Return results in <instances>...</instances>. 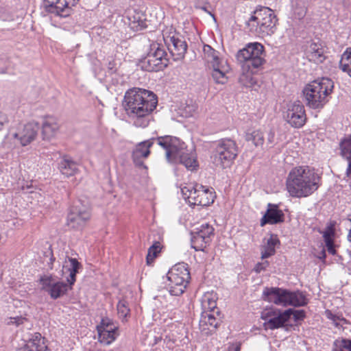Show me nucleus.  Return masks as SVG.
<instances>
[{"label":"nucleus","instance_id":"nucleus-33","mask_svg":"<svg viewBox=\"0 0 351 351\" xmlns=\"http://www.w3.org/2000/svg\"><path fill=\"white\" fill-rule=\"evenodd\" d=\"M245 140L247 141H252L256 147H263L265 141V136L261 130H256L251 132H247L245 134Z\"/></svg>","mask_w":351,"mask_h":351},{"label":"nucleus","instance_id":"nucleus-24","mask_svg":"<svg viewBox=\"0 0 351 351\" xmlns=\"http://www.w3.org/2000/svg\"><path fill=\"white\" fill-rule=\"evenodd\" d=\"M291 313L290 310H285V311H280L276 316L269 319V322L264 323V326L270 330H274L282 328L285 324L289 321V314Z\"/></svg>","mask_w":351,"mask_h":351},{"label":"nucleus","instance_id":"nucleus-55","mask_svg":"<svg viewBox=\"0 0 351 351\" xmlns=\"http://www.w3.org/2000/svg\"><path fill=\"white\" fill-rule=\"evenodd\" d=\"M207 329H208V330H210V332H211V331H213V330H212V329H210V328H208Z\"/></svg>","mask_w":351,"mask_h":351},{"label":"nucleus","instance_id":"nucleus-17","mask_svg":"<svg viewBox=\"0 0 351 351\" xmlns=\"http://www.w3.org/2000/svg\"><path fill=\"white\" fill-rule=\"evenodd\" d=\"M40 130L38 123L32 121L23 125L19 128L18 131L13 134L22 146H26L34 141Z\"/></svg>","mask_w":351,"mask_h":351},{"label":"nucleus","instance_id":"nucleus-14","mask_svg":"<svg viewBox=\"0 0 351 351\" xmlns=\"http://www.w3.org/2000/svg\"><path fill=\"white\" fill-rule=\"evenodd\" d=\"M284 117L291 127L295 128H302L306 121L304 105L298 100L289 104Z\"/></svg>","mask_w":351,"mask_h":351},{"label":"nucleus","instance_id":"nucleus-20","mask_svg":"<svg viewBox=\"0 0 351 351\" xmlns=\"http://www.w3.org/2000/svg\"><path fill=\"white\" fill-rule=\"evenodd\" d=\"M284 221V213L278 208L276 205L271 204H268V208L261 219V226H264L265 224H276Z\"/></svg>","mask_w":351,"mask_h":351},{"label":"nucleus","instance_id":"nucleus-7","mask_svg":"<svg viewBox=\"0 0 351 351\" xmlns=\"http://www.w3.org/2000/svg\"><path fill=\"white\" fill-rule=\"evenodd\" d=\"M263 300L283 306H302L306 304V299L299 291H290L278 287H266L263 291Z\"/></svg>","mask_w":351,"mask_h":351},{"label":"nucleus","instance_id":"nucleus-2","mask_svg":"<svg viewBox=\"0 0 351 351\" xmlns=\"http://www.w3.org/2000/svg\"><path fill=\"white\" fill-rule=\"evenodd\" d=\"M319 177L309 167L293 168L287 179V189L294 197H308L319 188Z\"/></svg>","mask_w":351,"mask_h":351},{"label":"nucleus","instance_id":"nucleus-42","mask_svg":"<svg viewBox=\"0 0 351 351\" xmlns=\"http://www.w3.org/2000/svg\"><path fill=\"white\" fill-rule=\"evenodd\" d=\"M110 328L113 330H117V328L111 322V321L108 318L106 317L101 319L100 324L97 326V330L99 331V330H106V328Z\"/></svg>","mask_w":351,"mask_h":351},{"label":"nucleus","instance_id":"nucleus-43","mask_svg":"<svg viewBox=\"0 0 351 351\" xmlns=\"http://www.w3.org/2000/svg\"><path fill=\"white\" fill-rule=\"evenodd\" d=\"M335 231L332 226H328L326 230L323 232V237L325 243L333 241L332 237L334 236Z\"/></svg>","mask_w":351,"mask_h":351},{"label":"nucleus","instance_id":"nucleus-3","mask_svg":"<svg viewBox=\"0 0 351 351\" xmlns=\"http://www.w3.org/2000/svg\"><path fill=\"white\" fill-rule=\"evenodd\" d=\"M265 56L264 47L259 43H249L237 52V60L241 64L243 71L247 72L240 77L241 82L249 80L250 84L254 83L252 75L265 63Z\"/></svg>","mask_w":351,"mask_h":351},{"label":"nucleus","instance_id":"nucleus-6","mask_svg":"<svg viewBox=\"0 0 351 351\" xmlns=\"http://www.w3.org/2000/svg\"><path fill=\"white\" fill-rule=\"evenodd\" d=\"M277 21L272 10L267 7H261L254 11L247 25L251 33L264 38L275 32Z\"/></svg>","mask_w":351,"mask_h":351},{"label":"nucleus","instance_id":"nucleus-26","mask_svg":"<svg viewBox=\"0 0 351 351\" xmlns=\"http://www.w3.org/2000/svg\"><path fill=\"white\" fill-rule=\"evenodd\" d=\"M58 168L66 177L74 176L78 171L77 165L73 160L63 158L58 164Z\"/></svg>","mask_w":351,"mask_h":351},{"label":"nucleus","instance_id":"nucleus-46","mask_svg":"<svg viewBox=\"0 0 351 351\" xmlns=\"http://www.w3.org/2000/svg\"><path fill=\"white\" fill-rule=\"evenodd\" d=\"M275 145V132L270 130L267 135L266 147L270 149Z\"/></svg>","mask_w":351,"mask_h":351},{"label":"nucleus","instance_id":"nucleus-34","mask_svg":"<svg viewBox=\"0 0 351 351\" xmlns=\"http://www.w3.org/2000/svg\"><path fill=\"white\" fill-rule=\"evenodd\" d=\"M204 58L211 64L218 63L221 62L218 57V52L213 49L210 45H204L203 47Z\"/></svg>","mask_w":351,"mask_h":351},{"label":"nucleus","instance_id":"nucleus-37","mask_svg":"<svg viewBox=\"0 0 351 351\" xmlns=\"http://www.w3.org/2000/svg\"><path fill=\"white\" fill-rule=\"evenodd\" d=\"M160 250L161 245L159 241H155L153 245L149 247L146 257L147 265H150L153 262L157 254L160 252Z\"/></svg>","mask_w":351,"mask_h":351},{"label":"nucleus","instance_id":"nucleus-8","mask_svg":"<svg viewBox=\"0 0 351 351\" xmlns=\"http://www.w3.org/2000/svg\"><path fill=\"white\" fill-rule=\"evenodd\" d=\"M181 192L183 197L193 206H208L213 203L216 197L212 188L199 184L184 186Z\"/></svg>","mask_w":351,"mask_h":351},{"label":"nucleus","instance_id":"nucleus-36","mask_svg":"<svg viewBox=\"0 0 351 351\" xmlns=\"http://www.w3.org/2000/svg\"><path fill=\"white\" fill-rule=\"evenodd\" d=\"M332 351H351V340L348 339L335 340Z\"/></svg>","mask_w":351,"mask_h":351},{"label":"nucleus","instance_id":"nucleus-19","mask_svg":"<svg viewBox=\"0 0 351 351\" xmlns=\"http://www.w3.org/2000/svg\"><path fill=\"white\" fill-rule=\"evenodd\" d=\"M326 49L319 41H312L306 47V55L307 58L317 64L322 63L326 59Z\"/></svg>","mask_w":351,"mask_h":351},{"label":"nucleus","instance_id":"nucleus-35","mask_svg":"<svg viewBox=\"0 0 351 351\" xmlns=\"http://www.w3.org/2000/svg\"><path fill=\"white\" fill-rule=\"evenodd\" d=\"M339 66L343 71L346 72L351 77V49H347L343 53Z\"/></svg>","mask_w":351,"mask_h":351},{"label":"nucleus","instance_id":"nucleus-40","mask_svg":"<svg viewBox=\"0 0 351 351\" xmlns=\"http://www.w3.org/2000/svg\"><path fill=\"white\" fill-rule=\"evenodd\" d=\"M202 306L204 309L213 311L216 308V301L210 297V295H205L202 302Z\"/></svg>","mask_w":351,"mask_h":351},{"label":"nucleus","instance_id":"nucleus-13","mask_svg":"<svg viewBox=\"0 0 351 351\" xmlns=\"http://www.w3.org/2000/svg\"><path fill=\"white\" fill-rule=\"evenodd\" d=\"M90 218V213L88 208L77 202L69 209L66 225L71 229L81 230Z\"/></svg>","mask_w":351,"mask_h":351},{"label":"nucleus","instance_id":"nucleus-11","mask_svg":"<svg viewBox=\"0 0 351 351\" xmlns=\"http://www.w3.org/2000/svg\"><path fill=\"white\" fill-rule=\"evenodd\" d=\"M238 154V147L231 138H223L218 141L215 148L214 159L216 165L222 168L229 167Z\"/></svg>","mask_w":351,"mask_h":351},{"label":"nucleus","instance_id":"nucleus-39","mask_svg":"<svg viewBox=\"0 0 351 351\" xmlns=\"http://www.w3.org/2000/svg\"><path fill=\"white\" fill-rule=\"evenodd\" d=\"M129 19L131 21L130 25L132 29L135 31L142 30L147 27L145 19H141L139 16H134L133 20L130 17Z\"/></svg>","mask_w":351,"mask_h":351},{"label":"nucleus","instance_id":"nucleus-50","mask_svg":"<svg viewBox=\"0 0 351 351\" xmlns=\"http://www.w3.org/2000/svg\"><path fill=\"white\" fill-rule=\"evenodd\" d=\"M325 244L327 247L328 252L333 255L335 254L336 250L335 249L334 241L329 242V243H326Z\"/></svg>","mask_w":351,"mask_h":351},{"label":"nucleus","instance_id":"nucleus-53","mask_svg":"<svg viewBox=\"0 0 351 351\" xmlns=\"http://www.w3.org/2000/svg\"><path fill=\"white\" fill-rule=\"evenodd\" d=\"M326 258V252L324 250H323L321 252V256H319V258L320 259H324Z\"/></svg>","mask_w":351,"mask_h":351},{"label":"nucleus","instance_id":"nucleus-21","mask_svg":"<svg viewBox=\"0 0 351 351\" xmlns=\"http://www.w3.org/2000/svg\"><path fill=\"white\" fill-rule=\"evenodd\" d=\"M212 67L213 71L211 76L215 83L221 84H226L228 81L226 73L229 69L226 62L221 61L218 63H215V64L212 65Z\"/></svg>","mask_w":351,"mask_h":351},{"label":"nucleus","instance_id":"nucleus-10","mask_svg":"<svg viewBox=\"0 0 351 351\" xmlns=\"http://www.w3.org/2000/svg\"><path fill=\"white\" fill-rule=\"evenodd\" d=\"M167 54L158 43H153L147 56L140 62L143 70L152 72L164 69L169 64Z\"/></svg>","mask_w":351,"mask_h":351},{"label":"nucleus","instance_id":"nucleus-41","mask_svg":"<svg viewBox=\"0 0 351 351\" xmlns=\"http://www.w3.org/2000/svg\"><path fill=\"white\" fill-rule=\"evenodd\" d=\"M326 316L328 319H330L332 322V324L336 327H339L341 326V322L346 323V319L342 317L333 314L330 311L327 310L325 311Z\"/></svg>","mask_w":351,"mask_h":351},{"label":"nucleus","instance_id":"nucleus-38","mask_svg":"<svg viewBox=\"0 0 351 351\" xmlns=\"http://www.w3.org/2000/svg\"><path fill=\"white\" fill-rule=\"evenodd\" d=\"M118 315L120 318L125 319L130 315V309L128 307V303L125 300H120L117 306Z\"/></svg>","mask_w":351,"mask_h":351},{"label":"nucleus","instance_id":"nucleus-54","mask_svg":"<svg viewBox=\"0 0 351 351\" xmlns=\"http://www.w3.org/2000/svg\"><path fill=\"white\" fill-rule=\"evenodd\" d=\"M49 260H50V263H49V264H50V265H52V264H53V261H55V258H54L53 256H51V257L50 258V259H49Z\"/></svg>","mask_w":351,"mask_h":351},{"label":"nucleus","instance_id":"nucleus-51","mask_svg":"<svg viewBox=\"0 0 351 351\" xmlns=\"http://www.w3.org/2000/svg\"><path fill=\"white\" fill-rule=\"evenodd\" d=\"M241 350V343L239 342H237L234 343H232L228 347V351H240Z\"/></svg>","mask_w":351,"mask_h":351},{"label":"nucleus","instance_id":"nucleus-27","mask_svg":"<svg viewBox=\"0 0 351 351\" xmlns=\"http://www.w3.org/2000/svg\"><path fill=\"white\" fill-rule=\"evenodd\" d=\"M154 138H152L147 141L140 143L133 152L132 158L136 160L137 158H147L150 154L149 148L154 144Z\"/></svg>","mask_w":351,"mask_h":351},{"label":"nucleus","instance_id":"nucleus-25","mask_svg":"<svg viewBox=\"0 0 351 351\" xmlns=\"http://www.w3.org/2000/svg\"><path fill=\"white\" fill-rule=\"evenodd\" d=\"M47 345L42 335L36 332L25 346L24 351H45Z\"/></svg>","mask_w":351,"mask_h":351},{"label":"nucleus","instance_id":"nucleus-15","mask_svg":"<svg viewBox=\"0 0 351 351\" xmlns=\"http://www.w3.org/2000/svg\"><path fill=\"white\" fill-rule=\"evenodd\" d=\"M41 289L47 291L53 299H57L66 293L71 286L63 282H54L51 276H42L39 279Z\"/></svg>","mask_w":351,"mask_h":351},{"label":"nucleus","instance_id":"nucleus-22","mask_svg":"<svg viewBox=\"0 0 351 351\" xmlns=\"http://www.w3.org/2000/svg\"><path fill=\"white\" fill-rule=\"evenodd\" d=\"M59 129L56 119L52 117H47L42 125V134L43 139H50L53 137Z\"/></svg>","mask_w":351,"mask_h":351},{"label":"nucleus","instance_id":"nucleus-4","mask_svg":"<svg viewBox=\"0 0 351 351\" xmlns=\"http://www.w3.org/2000/svg\"><path fill=\"white\" fill-rule=\"evenodd\" d=\"M154 141L166 150V159L169 162H180L188 169L193 170L197 166L195 154L183 147L184 143L172 136H163L154 138Z\"/></svg>","mask_w":351,"mask_h":351},{"label":"nucleus","instance_id":"nucleus-28","mask_svg":"<svg viewBox=\"0 0 351 351\" xmlns=\"http://www.w3.org/2000/svg\"><path fill=\"white\" fill-rule=\"evenodd\" d=\"M97 332L99 341L106 346L114 341L118 335L117 330H113L111 328L99 330Z\"/></svg>","mask_w":351,"mask_h":351},{"label":"nucleus","instance_id":"nucleus-45","mask_svg":"<svg viewBox=\"0 0 351 351\" xmlns=\"http://www.w3.org/2000/svg\"><path fill=\"white\" fill-rule=\"evenodd\" d=\"M280 310L278 309H269L267 311H265L261 314V319L266 322H269V319L273 318L276 316V314L278 313Z\"/></svg>","mask_w":351,"mask_h":351},{"label":"nucleus","instance_id":"nucleus-48","mask_svg":"<svg viewBox=\"0 0 351 351\" xmlns=\"http://www.w3.org/2000/svg\"><path fill=\"white\" fill-rule=\"evenodd\" d=\"M26 321V319L23 317H11L10 318V322L11 324H14L16 326H19L20 324H23V322Z\"/></svg>","mask_w":351,"mask_h":351},{"label":"nucleus","instance_id":"nucleus-16","mask_svg":"<svg viewBox=\"0 0 351 351\" xmlns=\"http://www.w3.org/2000/svg\"><path fill=\"white\" fill-rule=\"evenodd\" d=\"M79 0H44L46 12L60 17H66L71 14V7Z\"/></svg>","mask_w":351,"mask_h":351},{"label":"nucleus","instance_id":"nucleus-5","mask_svg":"<svg viewBox=\"0 0 351 351\" xmlns=\"http://www.w3.org/2000/svg\"><path fill=\"white\" fill-rule=\"evenodd\" d=\"M334 83L328 77L315 80L303 90L306 105L312 109H322L328 102Z\"/></svg>","mask_w":351,"mask_h":351},{"label":"nucleus","instance_id":"nucleus-47","mask_svg":"<svg viewBox=\"0 0 351 351\" xmlns=\"http://www.w3.org/2000/svg\"><path fill=\"white\" fill-rule=\"evenodd\" d=\"M269 262L267 261H265L263 263H258L254 267V271L256 273H260L262 271L265 270V269L268 267Z\"/></svg>","mask_w":351,"mask_h":351},{"label":"nucleus","instance_id":"nucleus-32","mask_svg":"<svg viewBox=\"0 0 351 351\" xmlns=\"http://www.w3.org/2000/svg\"><path fill=\"white\" fill-rule=\"evenodd\" d=\"M292 8L294 16L301 20L304 19L307 12V5L305 0H293Z\"/></svg>","mask_w":351,"mask_h":351},{"label":"nucleus","instance_id":"nucleus-30","mask_svg":"<svg viewBox=\"0 0 351 351\" xmlns=\"http://www.w3.org/2000/svg\"><path fill=\"white\" fill-rule=\"evenodd\" d=\"M219 322L220 321L214 316L212 312L204 311L202 315L199 325L204 330H205L204 328L205 326H209L215 330L218 327Z\"/></svg>","mask_w":351,"mask_h":351},{"label":"nucleus","instance_id":"nucleus-18","mask_svg":"<svg viewBox=\"0 0 351 351\" xmlns=\"http://www.w3.org/2000/svg\"><path fill=\"white\" fill-rule=\"evenodd\" d=\"M168 49L175 60L182 59L187 50V44L183 37L175 34L165 38Z\"/></svg>","mask_w":351,"mask_h":351},{"label":"nucleus","instance_id":"nucleus-44","mask_svg":"<svg viewBox=\"0 0 351 351\" xmlns=\"http://www.w3.org/2000/svg\"><path fill=\"white\" fill-rule=\"evenodd\" d=\"M291 313L289 314V319L291 318V316L293 315L294 320L295 322L302 320L305 317V312L304 310H293L289 308Z\"/></svg>","mask_w":351,"mask_h":351},{"label":"nucleus","instance_id":"nucleus-31","mask_svg":"<svg viewBox=\"0 0 351 351\" xmlns=\"http://www.w3.org/2000/svg\"><path fill=\"white\" fill-rule=\"evenodd\" d=\"M279 243V240L276 235L271 234L267 240V244L261 252V258L265 259L275 254V247Z\"/></svg>","mask_w":351,"mask_h":351},{"label":"nucleus","instance_id":"nucleus-49","mask_svg":"<svg viewBox=\"0 0 351 351\" xmlns=\"http://www.w3.org/2000/svg\"><path fill=\"white\" fill-rule=\"evenodd\" d=\"M8 122V118L5 114L0 111V130Z\"/></svg>","mask_w":351,"mask_h":351},{"label":"nucleus","instance_id":"nucleus-1","mask_svg":"<svg viewBox=\"0 0 351 351\" xmlns=\"http://www.w3.org/2000/svg\"><path fill=\"white\" fill-rule=\"evenodd\" d=\"M156 95L149 90L133 88L126 91L123 106L126 114L136 127L145 128L150 121V114L156 108Z\"/></svg>","mask_w":351,"mask_h":351},{"label":"nucleus","instance_id":"nucleus-52","mask_svg":"<svg viewBox=\"0 0 351 351\" xmlns=\"http://www.w3.org/2000/svg\"><path fill=\"white\" fill-rule=\"evenodd\" d=\"M141 158H137V159L133 158V161L134 164L138 167H143L144 168H147L146 166L143 165V161L141 160Z\"/></svg>","mask_w":351,"mask_h":351},{"label":"nucleus","instance_id":"nucleus-23","mask_svg":"<svg viewBox=\"0 0 351 351\" xmlns=\"http://www.w3.org/2000/svg\"><path fill=\"white\" fill-rule=\"evenodd\" d=\"M339 147L341 156L348 161L346 176L351 178V134L341 140Z\"/></svg>","mask_w":351,"mask_h":351},{"label":"nucleus","instance_id":"nucleus-29","mask_svg":"<svg viewBox=\"0 0 351 351\" xmlns=\"http://www.w3.org/2000/svg\"><path fill=\"white\" fill-rule=\"evenodd\" d=\"M70 263V267L64 266L69 271V276L67 277L66 280L70 286H72L76 280V274L78 272L80 268L82 267L81 263L74 258H68Z\"/></svg>","mask_w":351,"mask_h":351},{"label":"nucleus","instance_id":"nucleus-12","mask_svg":"<svg viewBox=\"0 0 351 351\" xmlns=\"http://www.w3.org/2000/svg\"><path fill=\"white\" fill-rule=\"evenodd\" d=\"M215 229L208 223L202 224L191 233V247L195 251H204L214 237Z\"/></svg>","mask_w":351,"mask_h":351},{"label":"nucleus","instance_id":"nucleus-9","mask_svg":"<svg viewBox=\"0 0 351 351\" xmlns=\"http://www.w3.org/2000/svg\"><path fill=\"white\" fill-rule=\"evenodd\" d=\"M169 281V293L172 295H180L184 292L189 282L190 272L184 263L175 265L167 274Z\"/></svg>","mask_w":351,"mask_h":351}]
</instances>
